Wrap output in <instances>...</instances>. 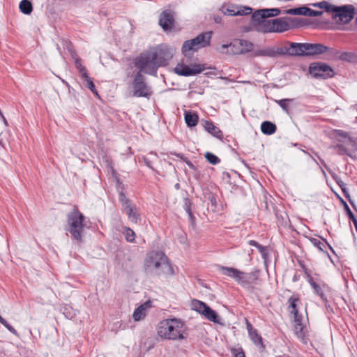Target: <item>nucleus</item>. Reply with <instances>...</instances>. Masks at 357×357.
I'll list each match as a JSON object with an SVG mask.
<instances>
[{"instance_id":"nucleus-1","label":"nucleus","mask_w":357,"mask_h":357,"mask_svg":"<svg viewBox=\"0 0 357 357\" xmlns=\"http://www.w3.org/2000/svg\"><path fill=\"white\" fill-rule=\"evenodd\" d=\"M144 268L146 273L154 275H172L174 269L164 252L153 251L144 260Z\"/></svg>"},{"instance_id":"nucleus-2","label":"nucleus","mask_w":357,"mask_h":357,"mask_svg":"<svg viewBox=\"0 0 357 357\" xmlns=\"http://www.w3.org/2000/svg\"><path fill=\"white\" fill-rule=\"evenodd\" d=\"M221 273L235 280V281L245 289H253L255 284L259 278V271L255 270L250 273H245L233 267L220 266Z\"/></svg>"},{"instance_id":"nucleus-3","label":"nucleus","mask_w":357,"mask_h":357,"mask_svg":"<svg viewBox=\"0 0 357 357\" xmlns=\"http://www.w3.org/2000/svg\"><path fill=\"white\" fill-rule=\"evenodd\" d=\"M135 65L139 69L137 73L150 75H155L158 69L160 68V65L156 61V55L153 54L150 50L141 53L135 59Z\"/></svg>"},{"instance_id":"nucleus-4","label":"nucleus","mask_w":357,"mask_h":357,"mask_svg":"<svg viewBox=\"0 0 357 357\" xmlns=\"http://www.w3.org/2000/svg\"><path fill=\"white\" fill-rule=\"evenodd\" d=\"M183 324L177 319H170L166 322L161 323L158 333L163 338L168 340H183L185 337L183 335Z\"/></svg>"},{"instance_id":"nucleus-5","label":"nucleus","mask_w":357,"mask_h":357,"mask_svg":"<svg viewBox=\"0 0 357 357\" xmlns=\"http://www.w3.org/2000/svg\"><path fill=\"white\" fill-rule=\"evenodd\" d=\"M84 219V215L77 209H74L67 215L68 231L79 243L82 241Z\"/></svg>"},{"instance_id":"nucleus-6","label":"nucleus","mask_w":357,"mask_h":357,"mask_svg":"<svg viewBox=\"0 0 357 357\" xmlns=\"http://www.w3.org/2000/svg\"><path fill=\"white\" fill-rule=\"evenodd\" d=\"M212 36V31H206L199 34L195 38L185 40L181 47L183 54L186 56H190L191 52H195L201 48L210 45Z\"/></svg>"},{"instance_id":"nucleus-7","label":"nucleus","mask_w":357,"mask_h":357,"mask_svg":"<svg viewBox=\"0 0 357 357\" xmlns=\"http://www.w3.org/2000/svg\"><path fill=\"white\" fill-rule=\"evenodd\" d=\"M132 87L134 97L149 99L153 95L151 86L147 84L145 76L141 73L135 75Z\"/></svg>"},{"instance_id":"nucleus-8","label":"nucleus","mask_w":357,"mask_h":357,"mask_svg":"<svg viewBox=\"0 0 357 357\" xmlns=\"http://www.w3.org/2000/svg\"><path fill=\"white\" fill-rule=\"evenodd\" d=\"M333 20L342 24H348L354 18L355 8L353 5L335 6L333 5L331 12Z\"/></svg>"},{"instance_id":"nucleus-9","label":"nucleus","mask_w":357,"mask_h":357,"mask_svg":"<svg viewBox=\"0 0 357 357\" xmlns=\"http://www.w3.org/2000/svg\"><path fill=\"white\" fill-rule=\"evenodd\" d=\"M309 73L315 79H326L335 75L333 69L327 63L323 62H313L310 64Z\"/></svg>"},{"instance_id":"nucleus-10","label":"nucleus","mask_w":357,"mask_h":357,"mask_svg":"<svg viewBox=\"0 0 357 357\" xmlns=\"http://www.w3.org/2000/svg\"><path fill=\"white\" fill-rule=\"evenodd\" d=\"M206 69L204 64L193 63L187 65L183 63H178L174 68V73L180 76L190 77L198 75Z\"/></svg>"},{"instance_id":"nucleus-11","label":"nucleus","mask_w":357,"mask_h":357,"mask_svg":"<svg viewBox=\"0 0 357 357\" xmlns=\"http://www.w3.org/2000/svg\"><path fill=\"white\" fill-rule=\"evenodd\" d=\"M153 54L156 55V61L160 67L166 66L173 57L172 50L166 45H160L155 48L150 50Z\"/></svg>"},{"instance_id":"nucleus-12","label":"nucleus","mask_w":357,"mask_h":357,"mask_svg":"<svg viewBox=\"0 0 357 357\" xmlns=\"http://www.w3.org/2000/svg\"><path fill=\"white\" fill-rule=\"evenodd\" d=\"M221 11L225 15L229 16L248 15L252 12V9L248 6H237L235 5H223Z\"/></svg>"},{"instance_id":"nucleus-13","label":"nucleus","mask_w":357,"mask_h":357,"mask_svg":"<svg viewBox=\"0 0 357 357\" xmlns=\"http://www.w3.org/2000/svg\"><path fill=\"white\" fill-rule=\"evenodd\" d=\"M282 13L292 15L319 17L322 15L323 11L312 10L306 6H301L300 7L284 10Z\"/></svg>"},{"instance_id":"nucleus-14","label":"nucleus","mask_w":357,"mask_h":357,"mask_svg":"<svg viewBox=\"0 0 357 357\" xmlns=\"http://www.w3.org/2000/svg\"><path fill=\"white\" fill-rule=\"evenodd\" d=\"M330 50V47L321 43H305L306 56H317Z\"/></svg>"},{"instance_id":"nucleus-15","label":"nucleus","mask_w":357,"mask_h":357,"mask_svg":"<svg viewBox=\"0 0 357 357\" xmlns=\"http://www.w3.org/2000/svg\"><path fill=\"white\" fill-rule=\"evenodd\" d=\"M337 140L339 142V143L337 144L331 145L330 149L336 151L337 154L340 155H346L347 156L351 158H355L354 156V153L356 151V147L355 149L353 148V150H351L346 146L344 144L345 142L343 139H337Z\"/></svg>"},{"instance_id":"nucleus-16","label":"nucleus","mask_w":357,"mask_h":357,"mask_svg":"<svg viewBox=\"0 0 357 357\" xmlns=\"http://www.w3.org/2000/svg\"><path fill=\"white\" fill-rule=\"evenodd\" d=\"M174 24V18L170 10L162 12L159 18V24L165 30H170Z\"/></svg>"},{"instance_id":"nucleus-17","label":"nucleus","mask_w":357,"mask_h":357,"mask_svg":"<svg viewBox=\"0 0 357 357\" xmlns=\"http://www.w3.org/2000/svg\"><path fill=\"white\" fill-rule=\"evenodd\" d=\"M123 211L128 216V220L132 223L138 224L142 221L141 214L136 205L132 204L130 206H126Z\"/></svg>"},{"instance_id":"nucleus-18","label":"nucleus","mask_w":357,"mask_h":357,"mask_svg":"<svg viewBox=\"0 0 357 357\" xmlns=\"http://www.w3.org/2000/svg\"><path fill=\"white\" fill-rule=\"evenodd\" d=\"M273 33H282L290 29L287 18L280 17L272 20Z\"/></svg>"},{"instance_id":"nucleus-19","label":"nucleus","mask_w":357,"mask_h":357,"mask_svg":"<svg viewBox=\"0 0 357 357\" xmlns=\"http://www.w3.org/2000/svg\"><path fill=\"white\" fill-rule=\"evenodd\" d=\"M202 125L208 133L219 139H222L223 133L222 130L216 127L211 121H203Z\"/></svg>"},{"instance_id":"nucleus-20","label":"nucleus","mask_w":357,"mask_h":357,"mask_svg":"<svg viewBox=\"0 0 357 357\" xmlns=\"http://www.w3.org/2000/svg\"><path fill=\"white\" fill-rule=\"evenodd\" d=\"M290 56H306L305 43H290Z\"/></svg>"},{"instance_id":"nucleus-21","label":"nucleus","mask_w":357,"mask_h":357,"mask_svg":"<svg viewBox=\"0 0 357 357\" xmlns=\"http://www.w3.org/2000/svg\"><path fill=\"white\" fill-rule=\"evenodd\" d=\"M185 122L188 127L192 128L197 125L199 116L197 112L185 111L184 113Z\"/></svg>"},{"instance_id":"nucleus-22","label":"nucleus","mask_w":357,"mask_h":357,"mask_svg":"<svg viewBox=\"0 0 357 357\" xmlns=\"http://www.w3.org/2000/svg\"><path fill=\"white\" fill-rule=\"evenodd\" d=\"M263 9H259L254 12L251 15L252 25L255 29L256 26H259L260 23H262L266 20Z\"/></svg>"},{"instance_id":"nucleus-23","label":"nucleus","mask_w":357,"mask_h":357,"mask_svg":"<svg viewBox=\"0 0 357 357\" xmlns=\"http://www.w3.org/2000/svg\"><path fill=\"white\" fill-rule=\"evenodd\" d=\"M334 133L336 137L347 139V141L345 142L347 145H350L352 148L354 149L356 147L357 139L350 137L347 132L342 130H335Z\"/></svg>"},{"instance_id":"nucleus-24","label":"nucleus","mask_w":357,"mask_h":357,"mask_svg":"<svg viewBox=\"0 0 357 357\" xmlns=\"http://www.w3.org/2000/svg\"><path fill=\"white\" fill-rule=\"evenodd\" d=\"M239 39L234 40L232 43L230 44H223L221 46V48L222 50L224 49H230L229 51L236 55L239 54H244L243 52H241L242 47L240 46V44L238 43Z\"/></svg>"},{"instance_id":"nucleus-25","label":"nucleus","mask_w":357,"mask_h":357,"mask_svg":"<svg viewBox=\"0 0 357 357\" xmlns=\"http://www.w3.org/2000/svg\"><path fill=\"white\" fill-rule=\"evenodd\" d=\"M249 337L251 339V340L253 342V343L257 346L259 347V350L261 351H264L266 348L265 345L263 343V338L258 333L257 330H255L250 333Z\"/></svg>"},{"instance_id":"nucleus-26","label":"nucleus","mask_w":357,"mask_h":357,"mask_svg":"<svg viewBox=\"0 0 357 357\" xmlns=\"http://www.w3.org/2000/svg\"><path fill=\"white\" fill-rule=\"evenodd\" d=\"M256 31L259 33H273V26L272 24V20H265L259 26H256Z\"/></svg>"},{"instance_id":"nucleus-27","label":"nucleus","mask_w":357,"mask_h":357,"mask_svg":"<svg viewBox=\"0 0 357 357\" xmlns=\"http://www.w3.org/2000/svg\"><path fill=\"white\" fill-rule=\"evenodd\" d=\"M276 130H277L276 125L271 121H265L262 122L261 124V131L262 133H264L265 135H273L275 132Z\"/></svg>"},{"instance_id":"nucleus-28","label":"nucleus","mask_w":357,"mask_h":357,"mask_svg":"<svg viewBox=\"0 0 357 357\" xmlns=\"http://www.w3.org/2000/svg\"><path fill=\"white\" fill-rule=\"evenodd\" d=\"M298 303H301V299L298 294H294L291 297H289L288 299V303L289 308H291V310L290 311L291 314H294L299 313L298 308Z\"/></svg>"},{"instance_id":"nucleus-29","label":"nucleus","mask_w":357,"mask_h":357,"mask_svg":"<svg viewBox=\"0 0 357 357\" xmlns=\"http://www.w3.org/2000/svg\"><path fill=\"white\" fill-rule=\"evenodd\" d=\"M324 241V243L320 241L319 239H317L315 238H310V241L312 243V244L317 247L320 251L324 252V248L326 245L329 248V249L333 252V253L335 254V251L332 246L326 241V239L322 238Z\"/></svg>"},{"instance_id":"nucleus-30","label":"nucleus","mask_w":357,"mask_h":357,"mask_svg":"<svg viewBox=\"0 0 357 357\" xmlns=\"http://www.w3.org/2000/svg\"><path fill=\"white\" fill-rule=\"evenodd\" d=\"M19 8L22 13L30 15L33 11V5L29 0H22L20 3Z\"/></svg>"},{"instance_id":"nucleus-31","label":"nucleus","mask_w":357,"mask_h":357,"mask_svg":"<svg viewBox=\"0 0 357 357\" xmlns=\"http://www.w3.org/2000/svg\"><path fill=\"white\" fill-rule=\"evenodd\" d=\"M204 316L209 321L215 323L220 324V318L218 313L213 310L211 307H208L207 310L204 314Z\"/></svg>"},{"instance_id":"nucleus-32","label":"nucleus","mask_w":357,"mask_h":357,"mask_svg":"<svg viewBox=\"0 0 357 357\" xmlns=\"http://www.w3.org/2000/svg\"><path fill=\"white\" fill-rule=\"evenodd\" d=\"M208 307L206 303L202 301L198 300H194L192 301V309L202 315H204Z\"/></svg>"},{"instance_id":"nucleus-33","label":"nucleus","mask_w":357,"mask_h":357,"mask_svg":"<svg viewBox=\"0 0 357 357\" xmlns=\"http://www.w3.org/2000/svg\"><path fill=\"white\" fill-rule=\"evenodd\" d=\"M254 56L275 57V49L274 48H265V49H262V50H258L254 52Z\"/></svg>"},{"instance_id":"nucleus-34","label":"nucleus","mask_w":357,"mask_h":357,"mask_svg":"<svg viewBox=\"0 0 357 357\" xmlns=\"http://www.w3.org/2000/svg\"><path fill=\"white\" fill-rule=\"evenodd\" d=\"M339 59L347 62H356L357 61V55L351 52H344L339 56Z\"/></svg>"},{"instance_id":"nucleus-35","label":"nucleus","mask_w":357,"mask_h":357,"mask_svg":"<svg viewBox=\"0 0 357 357\" xmlns=\"http://www.w3.org/2000/svg\"><path fill=\"white\" fill-rule=\"evenodd\" d=\"M294 99L284 98L281 100H275V102L282 109V110L289 114V103L294 102Z\"/></svg>"},{"instance_id":"nucleus-36","label":"nucleus","mask_w":357,"mask_h":357,"mask_svg":"<svg viewBox=\"0 0 357 357\" xmlns=\"http://www.w3.org/2000/svg\"><path fill=\"white\" fill-rule=\"evenodd\" d=\"M238 43L242 47L241 52H243V54L250 52L253 50L254 44L252 42L244 39H239Z\"/></svg>"},{"instance_id":"nucleus-37","label":"nucleus","mask_w":357,"mask_h":357,"mask_svg":"<svg viewBox=\"0 0 357 357\" xmlns=\"http://www.w3.org/2000/svg\"><path fill=\"white\" fill-rule=\"evenodd\" d=\"M312 7L319 8L321 9H324L326 12L331 13L333 5L330 3L326 1H322L317 3H314L310 4Z\"/></svg>"},{"instance_id":"nucleus-38","label":"nucleus","mask_w":357,"mask_h":357,"mask_svg":"<svg viewBox=\"0 0 357 357\" xmlns=\"http://www.w3.org/2000/svg\"><path fill=\"white\" fill-rule=\"evenodd\" d=\"M61 312L68 319H73L76 315L75 310L68 305H66L65 306L62 307L61 308Z\"/></svg>"},{"instance_id":"nucleus-39","label":"nucleus","mask_w":357,"mask_h":357,"mask_svg":"<svg viewBox=\"0 0 357 357\" xmlns=\"http://www.w3.org/2000/svg\"><path fill=\"white\" fill-rule=\"evenodd\" d=\"M312 287L314 289V294L318 295L324 303H328V299L324 294L321 287L319 284L313 282V284H312Z\"/></svg>"},{"instance_id":"nucleus-40","label":"nucleus","mask_w":357,"mask_h":357,"mask_svg":"<svg viewBox=\"0 0 357 357\" xmlns=\"http://www.w3.org/2000/svg\"><path fill=\"white\" fill-rule=\"evenodd\" d=\"M287 20L289 22V26H290V29L294 28L301 27L303 26V19H300L297 17H287Z\"/></svg>"},{"instance_id":"nucleus-41","label":"nucleus","mask_w":357,"mask_h":357,"mask_svg":"<svg viewBox=\"0 0 357 357\" xmlns=\"http://www.w3.org/2000/svg\"><path fill=\"white\" fill-rule=\"evenodd\" d=\"M119 200L122 205L123 210L126 208V206H130L133 204L130 199H129L124 192L121 190L119 193Z\"/></svg>"},{"instance_id":"nucleus-42","label":"nucleus","mask_w":357,"mask_h":357,"mask_svg":"<svg viewBox=\"0 0 357 357\" xmlns=\"http://www.w3.org/2000/svg\"><path fill=\"white\" fill-rule=\"evenodd\" d=\"M263 10H264L263 13H264L266 19L271 17L278 16L282 13L281 10L278 8H264Z\"/></svg>"},{"instance_id":"nucleus-43","label":"nucleus","mask_w":357,"mask_h":357,"mask_svg":"<svg viewBox=\"0 0 357 357\" xmlns=\"http://www.w3.org/2000/svg\"><path fill=\"white\" fill-rule=\"evenodd\" d=\"M135 321H139L145 317L144 305H140L137 307L132 314Z\"/></svg>"},{"instance_id":"nucleus-44","label":"nucleus","mask_w":357,"mask_h":357,"mask_svg":"<svg viewBox=\"0 0 357 357\" xmlns=\"http://www.w3.org/2000/svg\"><path fill=\"white\" fill-rule=\"evenodd\" d=\"M123 235L125 236L126 240L128 242L133 243L135 241V233L130 227H125V231L123 232Z\"/></svg>"},{"instance_id":"nucleus-45","label":"nucleus","mask_w":357,"mask_h":357,"mask_svg":"<svg viewBox=\"0 0 357 357\" xmlns=\"http://www.w3.org/2000/svg\"><path fill=\"white\" fill-rule=\"evenodd\" d=\"M206 160L211 165H217L220 162V159L211 152H206L204 155Z\"/></svg>"},{"instance_id":"nucleus-46","label":"nucleus","mask_w":357,"mask_h":357,"mask_svg":"<svg viewBox=\"0 0 357 357\" xmlns=\"http://www.w3.org/2000/svg\"><path fill=\"white\" fill-rule=\"evenodd\" d=\"M304 328H305V326L303 325V324H294V331H295L296 335L298 337H302V338L304 337V336H305V333L303 331Z\"/></svg>"},{"instance_id":"nucleus-47","label":"nucleus","mask_w":357,"mask_h":357,"mask_svg":"<svg viewBox=\"0 0 357 357\" xmlns=\"http://www.w3.org/2000/svg\"><path fill=\"white\" fill-rule=\"evenodd\" d=\"M275 57L278 55H289L290 56V47L283 46L282 47L275 49Z\"/></svg>"},{"instance_id":"nucleus-48","label":"nucleus","mask_w":357,"mask_h":357,"mask_svg":"<svg viewBox=\"0 0 357 357\" xmlns=\"http://www.w3.org/2000/svg\"><path fill=\"white\" fill-rule=\"evenodd\" d=\"M0 323L5 326L10 333L13 334L17 335V331L1 316L0 317Z\"/></svg>"},{"instance_id":"nucleus-49","label":"nucleus","mask_w":357,"mask_h":357,"mask_svg":"<svg viewBox=\"0 0 357 357\" xmlns=\"http://www.w3.org/2000/svg\"><path fill=\"white\" fill-rule=\"evenodd\" d=\"M84 80L86 82V87L94 94L98 95V91L96 89V86L94 83L93 82L91 78L88 75V78H84Z\"/></svg>"},{"instance_id":"nucleus-50","label":"nucleus","mask_w":357,"mask_h":357,"mask_svg":"<svg viewBox=\"0 0 357 357\" xmlns=\"http://www.w3.org/2000/svg\"><path fill=\"white\" fill-rule=\"evenodd\" d=\"M340 201L341 202V204L343 205V207H344V210L346 213V214L347 215L348 218H351L352 216L354 215V214L353 213V212L351 211L350 208L349 207L348 204H347V202L341 197H340Z\"/></svg>"},{"instance_id":"nucleus-51","label":"nucleus","mask_w":357,"mask_h":357,"mask_svg":"<svg viewBox=\"0 0 357 357\" xmlns=\"http://www.w3.org/2000/svg\"><path fill=\"white\" fill-rule=\"evenodd\" d=\"M344 197L348 199L349 202L351 205V206L354 208V210L357 211L356 206L354 204V202L351 199L350 195L349 193V191L347 188L345 187L341 188Z\"/></svg>"},{"instance_id":"nucleus-52","label":"nucleus","mask_w":357,"mask_h":357,"mask_svg":"<svg viewBox=\"0 0 357 357\" xmlns=\"http://www.w3.org/2000/svg\"><path fill=\"white\" fill-rule=\"evenodd\" d=\"M76 67L79 70V73L82 74V77L83 78H88V73L84 66H82L81 63L76 61L75 62Z\"/></svg>"},{"instance_id":"nucleus-53","label":"nucleus","mask_w":357,"mask_h":357,"mask_svg":"<svg viewBox=\"0 0 357 357\" xmlns=\"http://www.w3.org/2000/svg\"><path fill=\"white\" fill-rule=\"evenodd\" d=\"M333 179L336 182L340 188L346 186V184L342 181L340 177L335 173H331Z\"/></svg>"},{"instance_id":"nucleus-54","label":"nucleus","mask_w":357,"mask_h":357,"mask_svg":"<svg viewBox=\"0 0 357 357\" xmlns=\"http://www.w3.org/2000/svg\"><path fill=\"white\" fill-rule=\"evenodd\" d=\"M259 252L261 255V257L264 259H266L268 257V252L266 247L261 245L258 248Z\"/></svg>"},{"instance_id":"nucleus-55","label":"nucleus","mask_w":357,"mask_h":357,"mask_svg":"<svg viewBox=\"0 0 357 357\" xmlns=\"http://www.w3.org/2000/svg\"><path fill=\"white\" fill-rule=\"evenodd\" d=\"M231 352L235 357H245V352L243 351L242 348L233 349L231 350Z\"/></svg>"},{"instance_id":"nucleus-56","label":"nucleus","mask_w":357,"mask_h":357,"mask_svg":"<svg viewBox=\"0 0 357 357\" xmlns=\"http://www.w3.org/2000/svg\"><path fill=\"white\" fill-rule=\"evenodd\" d=\"M191 202L188 199H185L184 209L185 210L188 215H191Z\"/></svg>"},{"instance_id":"nucleus-57","label":"nucleus","mask_w":357,"mask_h":357,"mask_svg":"<svg viewBox=\"0 0 357 357\" xmlns=\"http://www.w3.org/2000/svg\"><path fill=\"white\" fill-rule=\"evenodd\" d=\"M302 319H303L302 315L300 313L294 314V321L295 324H303Z\"/></svg>"},{"instance_id":"nucleus-58","label":"nucleus","mask_w":357,"mask_h":357,"mask_svg":"<svg viewBox=\"0 0 357 357\" xmlns=\"http://www.w3.org/2000/svg\"><path fill=\"white\" fill-rule=\"evenodd\" d=\"M169 155H175V156L179 158L180 159H181L182 160H183L184 162H185V159H188L187 158H185L184 156V155L183 153H180L170 152Z\"/></svg>"},{"instance_id":"nucleus-59","label":"nucleus","mask_w":357,"mask_h":357,"mask_svg":"<svg viewBox=\"0 0 357 357\" xmlns=\"http://www.w3.org/2000/svg\"><path fill=\"white\" fill-rule=\"evenodd\" d=\"M246 328L248 330V334L252 331L256 330L255 328H253L252 325L248 319H246Z\"/></svg>"},{"instance_id":"nucleus-60","label":"nucleus","mask_w":357,"mask_h":357,"mask_svg":"<svg viewBox=\"0 0 357 357\" xmlns=\"http://www.w3.org/2000/svg\"><path fill=\"white\" fill-rule=\"evenodd\" d=\"M185 162L187 164V165L189 167V168L191 169L192 170H193V171L197 170V167L188 159H185Z\"/></svg>"},{"instance_id":"nucleus-61","label":"nucleus","mask_w":357,"mask_h":357,"mask_svg":"<svg viewBox=\"0 0 357 357\" xmlns=\"http://www.w3.org/2000/svg\"><path fill=\"white\" fill-rule=\"evenodd\" d=\"M248 244L250 245H252V246H255V248H257V249L259 248V247L261 245V244H259L258 242L254 241V240H250L248 241Z\"/></svg>"},{"instance_id":"nucleus-62","label":"nucleus","mask_w":357,"mask_h":357,"mask_svg":"<svg viewBox=\"0 0 357 357\" xmlns=\"http://www.w3.org/2000/svg\"><path fill=\"white\" fill-rule=\"evenodd\" d=\"M209 199H210V201H211V204H212L213 206H216V204H217V202H216V198L215 197V196H214V195H210V196H209Z\"/></svg>"},{"instance_id":"nucleus-63","label":"nucleus","mask_w":357,"mask_h":357,"mask_svg":"<svg viewBox=\"0 0 357 357\" xmlns=\"http://www.w3.org/2000/svg\"><path fill=\"white\" fill-rule=\"evenodd\" d=\"M144 162H145L146 165L148 167H149V168H151V169H153V167H152L151 162L149 160H148L147 158H144Z\"/></svg>"},{"instance_id":"nucleus-64","label":"nucleus","mask_w":357,"mask_h":357,"mask_svg":"<svg viewBox=\"0 0 357 357\" xmlns=\"http://www.w3.org/2000/svg\"><path fill=\"white\" fill-rule=\"evenodd\" d=\"M324 305H325L326 309V310H327L328 312H333V308H332V307L328 304V303H324Z\"/></svg>"}]
</instances>
